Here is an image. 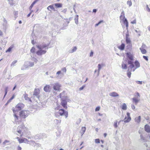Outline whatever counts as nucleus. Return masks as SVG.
<instances>
[{"mask_svg":"<svg viewBox=\"0 0 150 150\" xmlns=\"http://www.w3.org/2000/svg\"><path fill=\"white\" fill-rule=\"evenodd\" d=\"M100 107H97L95 109L96 111H98L100 110Z\"/></svg>","mask_w":150,"mask_h":150,"instance_id":"52","label":"nucleus"},{"mask_svg":"<svg viewBox=\"0 0 150 150\" xmlns=\"http://www.w3.org/2000/svg\"><path fill=\"white\" fill-rule=\"evenodd\" d=\"M129 34L128 33H127L126 34V36H125V38H129Z\"/></svg>","mask_w":150,"mask_h":150,"instance_id":"63","label":"nucleus"},{"mask_svg":"<svg viewBox=\"0 0 150 150\" xmlns=\"http://www.w3.org/2000/svg\"><path fill=\"white\" fill-rule=\"evenodd\" d=\"M130 69L128 68L127 73V76L129 78H130L131 77V70H129Z\"/></svg>","mask_w":150,"mask_h":150,"instance_id":"28","label":"nucleus"},{"mask_svg":"<svg viewBox=\"0 0 150 150\" xmlns=\"http://www.w3.org/2000/svg\"><path fill=\"white\" fill-rule=\"evenodd\" d=\"M34 65V63L33 62L30 61L27 62H25V63L21 68V70H24L28 67H32Z\"/></svg>","mask_w":150,"mask_h":150,"instance_id":"5","label":"nucleus"},{"mask_svg":"<svg viewBox=\"0 0 150 150\" xmlns=\"http://www.w3.org/2000/svg\"><path fill=\"white\" fill-rule=\"evenodd\" d=\"M23 96L25 100H29L30 102H32L31 100L28 97V95L27 94L25 93L23 94Z\"/></svg>","mask_w":150,"mask_h":150,"instance_id":"20","label":"nucleus"},{"mask_svg":"<svg viewBox=\"0 0 150 150\" xmlns=\"http://www.w3.org/2000/svg\"><path fill=\"white\" fill-rule=\"evenodd\" d=\"M18 142L20 143H23V138L18 139Z\"/></svg>","mask_w":150,"mask_h":150,"instance_id":"49","label":"nucleus"},{"mask_svg":"<svg viewBox=\"0 0 150 150\" xmlns=\"http://www.w3.org/2000/svg\"><path fill=\"white\" fill-rule=\"evenodd\" d=\"M122 69H127V65L124 62H122Z\"/></svg>","mask_w":150,"mask_h":150,"instance_id":"25","label":"nucleus"},{"mask_svg":"<svg viewBox=\"0 0 150 150\" xmlns=\"http://www.w3.org/2000/svg\"><path fill=\"white\" fill-rule=\"evenodd\" d=\"M125 47V45L124 43H122L120 45L118 46V48L121 50H124Z\"/></svg>","mask_w":150,"mask_h":150,"instance_id":"22","label":"nucleus"},{"mask_svg":"<svg viewBox=\"0 0 150 150\" xmlns=\"http://www.w3.org/2000/svg\"><path fill=\"white\" fill-rule=\"evenodd\" d=\"M120 22L122 21L123 23L126 25V28L127 29L128 26V22L126 18H125V13L123 11L121 13V16L120 17Z\"/></svg>","mask_w":150,"mask_h":150,"instance_id":"3","label":"nucleus"},{"mask_svg":"<svg viewBox=\"0 0 150 150\" xmlns=\"http://www.w3.org/2000/svg\"><path fill=\"white\" fill-rule=\"evenodd\" d=\"M117 120H115L114 122V124H113V126H114V127L115 128H117V127H118V125H117Z\"/></svg>","mask_w":150,"mask_h":150,"instance_id":"39","label":"nucleus"},{"mask_svg":"<svg viewBox=\"0 0 150 150\" xmlns=\"http://www.w3.org/2000/svg\"><path fill=\"white\" fill-rule=\"evenodd\" d=\"M131 108L133 110H134L135 108V106L133 104H132L131 105Z\"/></svg>","mask_w":150,"mask_h":150,"instance_id":"55","label":"nucleus"},{"mask_svg":"<svg viewBox=\"0 0 150 150\" xmlns=\"http://www.w3.org/2000/svg\"><path fill=\"white\" fill-rule=\"evenodd\" d=\"M126 54L129 60H134V57L132 53L128 52L126 53Z\"/></svg>","mask_w":150,"mask_h":150,"instance_id":"10","label":"nucleus"},{"mask_svg":"<svg viewBox=\"0 0 150 150\" xmlns=\"http://www.w3.org/2000/svg\"><path fill=\"white\" fill-rule=\"evenodd\" d=\"M134 60H129L128 61V64H130L128 68L132 70L134 67V65L133 64V61Z\"/></svg>","mask_w":150,"mask_h":150,"instance_id":"13","label":"nucleus"},{"mask_svg":"<svg viewBox=\"0 0 150 150\" xmlns=\"http://www.w3.org/2000/svg\"><path fill=\"white\" fill-rule=\"evenodd\" d=\"M85 86H82L80 88H79V91H81L84 88V87H85Z\"/></svg>","mask_w":150,"mask_h":150,"instance_id":"54","label":"nucleus"},{"mask_svg":"<svg viewBox=\"0 0 150 150\" xmlns=\"http://www.w3.org/2000/svg\"><path fill=\"white\" fill-rule=\"evenodd\" d=\"M62 106L65 108H67V102L65 100H62L61 103Z\"/></svg>","mask_w":150,"mask_h":150,"instance_id":"15","label":"nucleus"},{"mask_svg":"<svg viewBox=\"0 0 150 150\" xmlns=\"http://www.w3.org/2000/svg\"><path fill=\"white\" fill-rule=\"evenodd\" d=\"M35 48L34 47H33L30 50V52L32 53L35 52Z\"/></svg>","mask_w":150,"mask_h":150,"instance_id":"47","label":"nucleus"},{"mask_svg":"<svg viewBox=\"0 0 150 150\" xmlns=\"http://www.w3.org/2000/svg\"><path fill=\"white\" fill-rule=\"evenodd\" d=\"M86 130V128L85 127H81V129L80 131V132L84 133L85 132Z\"/></svg>","mask_w":150,"mask_h":150,"instance_id":"35","label":"nucleus"},{"mask_svg":"<svg viewBox=\"0 0 150 150\" xmlns=\"http://www.w3.org/2000/svg\"><path fill=\"white\" fill-rule=\"evenodd\" d=\"M103 64H98V73L97 74V76H98L99 74L100 71L101 69V68L103 67Z\"/></svg>","mask_w":150,"mask_h":150,"instance_id":"16","label":"nucleus"},{"mask_svg":"<svg viewBox=\"0 0 150 150\" xmlns=\"http://www.w3.org/2000/svg\"><path fill=\"white\" fill-rule=\"evenodd\" d=\"M144 129L147 132H150V127L148 125H146L145 126Z\"/></svg>","mask_w":150,"mask_h":150,"instance_id":"19","label":"nucleus"},{"mask_svg":"<svg viewBox=\"0 0 150 150\" xmlns=\"http://www.w3.org/2000/svg\"><path fill=\"white\" fill-rule=\"evenodd\" d=\"M44 90L47 92H49L50 91L51 89V87L49 85H46L44 88Z\"/></svg>","mask_w":150,"mask_h":150,"instance_id":"11","label":"nucleus"},{"mask_svg":"<svg viewBox=\"0 0 150 150\" xmlns=\"http://www.w3.org/2000/svg\"><path fill=\"white\" fill-rule=\"evenodd\" d=\"M109 95L110 96L113 97H116L119 96L118 94L115 92H112L110 93H109Z\"/></svg>","mask_w":150,"mask_h":150,"instance_id":"17","label":"nucleus"},{"mask_svg":"<svg viewBox=\"0 0 150 150\" xmlns=\"http://www.w3.org/2000/svg\"><path fill=\"white\" fill-rule=\"evenodd\" d=\"M8 3L11 5H13L14 4V3L13 0H8Z\"/></svg>","mask_w":150,"mask_h":150,"instance_id":"37","label":"nucleus"},{"mask_svg":"<svg viewBox=\"0 0 150 150\" xmlns=\"http://www.w3.org/2000/svg\"><path fill=\"white\" fill-rule=\"evenodd\" d=\"M81 119L79 118L78 119V120H77V121L76 122V123L77 124H79L80 122H81Z\"/></svg>","mask_w":150,"mask_h":150,"instance_id":"53","label":"nucleus"},{"mask_svg":"<svg viewBox=\"0 0 150 150\" xmlns=\"http://www.w3.org/2000/svg\"><path fill=\"white\" fill-rule=\"evenodd\" d=\"M37 47L38 49V50L36 52V54L39 56H41L42 54H45L47 51L46 50H43V49L39 46H37Z\"/></svg>","mask_w":150,"mask_h":150,"instance_id":"6","label":"nucleus"},{"mask_svg":"<svg viewBox=\"0 0 150 150\" xmlns=\"http://www.w3.org/2000/svg\"><path fill=\"white\" fill-rule=\"evenodd\" d=\"M21 150V147L20 146H18V150Z\"/></svg>","mask_w":150,"mask_h":150,"instance_id":"64","label":"nucleus"},{"mask_svg":"<svg viewBox=\"0 0 150 150\" xmlns=\"http://www.w3.org/2000/svg\"><path fill=\"white\" fill-rule=\"evenodd\" d=\"M49 45V44H42V45H39L40 46L42 49H44V48H45V50H47L48 49V46Z\"/></svg>","mask_w":150,"mask_h":150,"instance_id":"18","label":"nucleus"},{"mask_svg":"<svg viewBox=\"0 0 150 150\" xmlns=\"http://www.w3.org/2000/svg\"><path fill=\"white\" fill-rule=\"evenodd\" d=\"M139 49L142 54H145L146 53V51L145 49L140 48Z\"/></svg>","mask_w":150,"mask_h":150,"instance_id":"32","label":"nucleus"},{"mask_svg":"<svg viewBox=\"0 0 150 150\" xmlns=\"http://www.w3.org/2000/svg\"><path fill=\"white\" fill-rule=\"evenodd\" d=\"M103 22V20H101V21H100L98 23L95 24V26L96 27V26H98L99 25H100Z\"/></svg>","mask_w":150,"mask_h":150,"instance_id":"46","label":"nucleus"},{"mask_svg":"<svg viewBox=\"0 0 150 150\" xmlns=\"http://www.w3.org/2000/svg\"><path fill=\"white\" fill-rule=\"evenodd\" d=\"M8 87L7 86L5 88V94L4 95V98L6 96V95L7 91H8Z\"/></svg>","mask_w":150,"mask_h":150,"instance_id":"38","label":"nucleus"},{"mask_svg":"<svg viewBox=\"0 0 150 150\" xmlns=\"http://www.w3.org/2000/svg\"><path fill=\"white\" fill-rule=\"evenodd\" d=\"M17 60H15L13 61L11 64V66H14L15 64L17 62Z\"/></svg>","mask_w":150,"mask_h":150,"instance_id":"45","label":"nucleus"},{"mask_svg":"<svg viewBox=\"0 0 150 150\" xmlns=\"http://www.w3.org/2000/svg\"><path fill=\"white\" fill-rule=\"evenodd\" d=\"M146 45H145L143 44L142 45V47H140L141 48H142L144 49H145L146 47Z\"/></svg>","mask_w":150,"mask_h":150,"instance_id":"62","label":"nucleus"},{"mask_svg":"<svg viewBox=\"0 0 150 150\" xmlns=\"http://www.w3.org/2000/svg\"><path fill=\"white\" fill-rule=\"evenodd\" d=\"M24 105L22 103H18L16 106L15 108L13 109L14 113V116L15 119V121L16 122L18 121V117L17 115L18 111H19L23 108Z\"/></svg>","mask_w":150,"mask_h":150,"instance_id":"1","label":"nucleus"},{"mask_svg":"<svg viewBox=\"0 0 150 150\" xmlns=\"http://www.w3.org/2000/svg\"><path fill=\"white\" fill-rule=\"evenodd\" d=\"M14 46L13 45H11L8 49V50L6 51V52H9L12 50V49L14 47Z\"/></svg>","mask_w":150,"mask_h":150,"instance_id":"27","label":"nucleus"},{"mask_svg":"<svg viewBox=\"0 0 150 150\" xmlns=\"http://www.w3.org/2000/svg\"><path fill=\"white\" fill-rule=\"evenodd\" d=\"M136 82L137 83L139 84H142V81H136Z\"/></svg>","mask_w":150,"mask_h":150,"instance_id":"51","label":"nucleus"},{"mask_svg":"<svg viewBox=\"0 0 150 150\" xmlns=\"http://www.w3.org/2000/svg\"><path fill=\"white\" fill-rule=\"evenodd\" d=\"M127 4L129 7L131 6L132 5V2L131 0H128L127 1Z\"/></svg>","mask_w":150,"mask_h":150,"instance_id":"36","label":"nucleus"},{"mask_svg":"<svg viewBox=\"0 0 150 150\" xmlns=\"http://www.w3.org/2000/svg\"><path fill=\"white\" fill-rule=\"evenodd\" d=\"M52 86L54 90L59 91L61 85L58 83H55L52 84Z\"/></svg>","mask_w":150,"mask_h":150,"instance_id":"7","label":"nucleus"},{"mask_svg":"<svg viewBox=\"0 0 150 150\" xmlns=\"http://www.w3.org/2000/svg\"><path fill=\"white\" fill-rule=\"evenodd\" d=\"M28 142L29 141L27 139L25 138H23V143H28Z\"/></svg>","mask_w":150,"mask_h":150,"instance_id":"42","label":"nucleus"},{"mask_svg":"<svg viewBox=\"0 0 150 150\" xmlns=\"http://www.w3.org/2000/svg\"><path fill=\"white\" fill-rule=\"evenodd\" d=\"M122 109L124 110L127 109V106L125 103H123L122 106Z\"/></svg>","mask_w":150,"mask_h":150,"instance_id":"29","label":"nucleus"},{"mask_svg":"<svg viewBox=\"0 0 150 150\" xmlns=\"http://www.w3.org/2000/svg\"><path fill=\"white\" fill-rule=\"evenodd\" d=\"M54 5L57 8H61L62 6V4L60 3H56L54 4Z\"/></svg>","mask_w":150,"mask_h":150,"instance_id":"31","label":"nucleus"},{"mask_svg":"<svg viewBox=\"0 0 150 150\" xmlns=\"http://www.w3.org/2000/svg\"><path fill=\"white\" fill-rule=\"evenodd\" d=\"M126 43L128 44V46H129V47L131 48L132 45L130 38H126Z\"/></svg>","mask_w":150,"mask_h":150,"instance_id":"14","label":"nucleus"},{"mask_svg":"<svg viewBox=\"0 0 150 150\" xmlns=\"http://www.w3.org/2000/svg\"><path fill=\"white\" fill-rule=\"evenodd\" d=\"M141 117L139 116L138 117H136L135 119V121L136 122L138 123H139L140 121Z\"/></svg>","mask_w":150,"mask_h":150,"instance_id":"26","label":"nucleus"},{"mask_svg":"<svg viewBox=\"0 0 150 150\" xmlns=\"http://www.w3.org/2000/svg\"><path fill=\"white\" fill-rule=\"evenodd\" d=\"M40 93V90L39 89H35L33 95L36 96H37Z\"/></svg>","mask_w":150,"mask_h":150,"instance_id":"21","label":"nucleus"},{"mask_svg":"<svg viewBox=\"0 0 150 150\" xmlns=\"http://www.w3.org/2000/svg\"><path fill=\"white\" fill-rule=\"evenodd\" d=\"M61 72L60 71H57L56 73L57 75H58L57 76V77L58 78H61V77L59 76V75L60 74H61Z\"/></svg>","mask_w":150,"mask_h":150,"instance_id":"41","label":"nucleus"},{"mask_svg":"<svg viewBox=\"0 0 150 150\" xmlns=\"http://www.w3.org/2000/svg\"><path fill=\"white\" fill-rule=\"evenodd\" d=\"M127 117H125L123 120L125 123L129 122L131 120V118L130 117V114L129 112L127 113Z\"/></svg>","mask_w":150,"mask_h":150,"instance_id":"8","label":"nucleus"},{"mask_svg":"<svg viewBox=\"0 0 150 150\" xmlns=\"http://www.w3.org/2000/svg\"><path fill=\"white\" fill-rule=\"evenodd\" d=\"M33 61H34L35 63H36L38 62V60L35 57H33L32 59Z\"/></svg>","mask_w":150,"mask_h":150,"instance_id":"43","label":"nucleus"},{"mask_svg":"<svg viewBox=\"0 0 150 150\" xmlns=\"http://www.w3.org/2000/svg\"><path fill=\"white\" fill-rule=\"evenodd\" d=\"M28 115L27 111L23 110L21 111L20 113V116L23 118H25Z\"/></svg>","mask_w":150,"mask_h":150,"instance_id":"9","label":"nucleus"},{"mask_svg":"<svg viewBox=\"0 0 150 150\" xmlns=\"http://www.w3.org/2000/svg\"><path fill=\"white\" fill-rule=\"evenodd\" d=\"M134 96V97L132 98V102L137 105L140 100V96L138 92H136Z\"/></svg>","mask_w":150,"mask_h":150,"instance_id":"4","label":"nucleus"},{"mask_svg":"<svg viewBox=\"0 0 150 150\" xmlns=\"http://www.w3.org/2000/svg\"><path fill=\"white\" fill-rule=\"evenodd\" d=\"M13 14L15 16V19H16V18L17 17V15L18 14V11H14L13 12Z\"/></svg>","mask_w":150,"mask_h":150,"instance_id":"40","label":"nucleus"},{"mask_svg":"<svg viewBox=\"0 0 150 150\" xmlns=\"http://www.w3.org/2000/svg\"><path fill=\"white\" fill-rule=\"evenodd\" d=\"M78 15H77L74 19L75 23L76 24H78Z\"/></svg>","mask_w":150,"mask_h":150,"instance_id":"34","label":"nucleus"},{"mask_svg":"<svg viewBox=\"0 0 150 150\" xmlns=\"http://www.w3.org/2000/svg\"><path fill=\"white\" fill-rule=\"evenodd\" d=\"M77 49V47L75 46L74 47L71 49L69 50V52L70 53H72L76 51Z\"/></svg>","mask_w":150,"mask_h":150,"instance_id":"24","label":"nucleus"},{"mask_svg":"<svg viewBox=\"0 0 150 150\" xmlns=\"http://www.w3.org/2000/svg\"><path fill=\"white\" fill-rule=\"evenodd\" d=\"M67 9L65 8V9H64L62 11V12L65 13H66V12H67Z\"/></svg>","mask_w":150,"mask_h":150,"instance_id":"59","label":"nucleus"},{"mask_svg":"<svg viewBox=\"0 0 150 150\" xmlns=\"http://www.w3.org/2000/svg\"><path fill=\"white\" fill-rule=\"evenodd\" d=\"M39 0H35V1H34L31 4V5L29 7V9L30 10H31L33 7L34 5L38 1H39Z\"/></svg>","mask_w":150,"mask_h":150,"instance_id":"23","label":"nucleus"},{"mask_svg":"<svg viewBox=\"0 0 150 150\" xmlns=\"http://www.w3.org/2000/svg\"><path fill=\"white\" fill-rule=\"evenodd\" d=\"M134 63L135 65V67H134L132 69L133 71H134L136 69L139 68L140 67V63L138 61H136Z\"/></svg>","mask_w":150,"mask_h":150,"instance_id":"12","label":"nucleus"},{"mask_svg":"<svg viewBox=\"0 0 150 150\" xmlns=\"http://www.w3.org/2000/svg\"><path fill=\"white\" fill-rule=\"evenodd\" d=\"M59 114L61 116H65V118H67L68 117V113L67 111H65L63 109H60L58 112H56L55 114V116L58 117H59L58 115Z\"/></svg>","mask_w":150,"mask_h":150,"instance_id":"2","label":"nucleus"},{"mask_svg":"<svg viewBox=\"0 0 150 150\" xmlns=\"http://www.w3.org/2000/svg\"><path fill=\"white\" fill-rule=\"evenodd\" d=\"M143 58L145 60H146V61L148 60V57L147 56H143Z\"/></svg>","mask_w":150,"mask_h":150,"instance_id":"58","label":"nucleus"},{"mask_svg":"<svg viewBox=\"0 0 150 150\" xmlns=\"http://www.w3.org/2000/svg\"><path fill=\"white\" fill-rule=\"evenodd\" d=\"M146 9H147V10L148 11V12H150V8H149V7H148V5H146Z\"/></svg>","mask_w":150,"mask_h":150,"instance_id":"61","label":"nucleus"},{"mask_svg":"<svg viewBox=\"0 0 150 150\" xmlns=\"http://www.w3.org/2000/svg\"><path fill=\"white\" fill-rule=\"evenodd\" d=\"M10 142V141L8 140H5L3 143V144L4 145V146L5 145H8V143Z\"/></svg>","mask_w":150,"mask_h":150,"instance_id":"33","label":"nucleus"},{"mask_svg":"<svg viewBox=\"0 0 150 150\" xmlns=\"http://www.w3.org/2000/svg\"><path fill=\"white\" fill-rule=\"evenodd\" d=\"M62 71H63V72H65V73L66 71V68H65V67H64L62 69Z\"/></svg>","mask_w":150,"mask_h":150,"instance_id":"57","label":"nucleus"},{"mask_svg":"<svg viewBox=\"0 0 150 150\" xmlns=\"http://www.w3.org/2000/svg\"><path fill=\"white\" fill-rule=\"evenodd\" d=\"M49 7L50 8V9H51L53 10L54 11H55V9L54 8V7L52 5H50L49 6Z\"/></svg>","mask_w":150,"mask_h":150,"instance_id":"44","label":"nucleus"},{"mask_svg":"<svg viewBox=\"0 0 150 150\" xmlns=\"http://www.w3.org/2000/svg\"><path fill=\"white\" fill-rule=\"evenodd\" d=\"M95 142L96 143H100V140L99 139H95Z\"/></svg>","mask_w":150,"mask_h":150,"instance_id":"48","label":"nucleus"},{"mask_svg":"<svg viewBox=\"0 0 150 150\" xmlns=\"http://www.w3.org/2000/svg\"><path fill=\"white\" fill-rule=\"evenodd\" d=\"M136 20L134 19V20L131 22V23L133 24H136Z\"/></svg>","mask_w":150,"mask_h":150,"instance_id":"56","label":"nucleus"},{"mask_svg":"<svg viewBox=\"0 0 150 150\" xmlns=\"http://www.w3.org/2000/svg\"><path fill=\"white\" fill-rule=\"evenodd\" d=\"M93 52L92 51H91L90 53V57H92L93 56Z\"/></svg>","mask_w":150,"mask_h":150,"instance_id":"60","label":"nucleus"},{"mask_svg":"<svg viewBox=\"0 0 150 150\" xmlns=\"http://www.w3.org/2000/svg\"><path fill=\"white\" fill-rule=\"evenodd\" d=\"M31 144L33 146H35L36 144V143L35 142L33 141H31Z\"/></svg>","mask_w":150,"mask_h":150,"instance_id":"50","label":"nucleus"},{"mask_svg":"<svg viewBox=\"0 0 150 150\" xmlns=\"http://www.w3.org/2000/svg\"><path fill=\"white\" fill-rule=\"evenodd\" d=\"M7 22L5 18H4V21H3V25L5 27H6L7 26Z\"/></svg>","mask_w":150,"mask_h":150,"instance_id":"30","label":"nucleus"}]
</instances>
